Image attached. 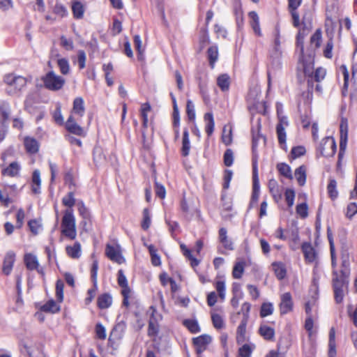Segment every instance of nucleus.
<instances>
[{"label":"nucleus","mask_w":357,"mask_h":357,"mask_svg":"<svg viewBox=\"0 0 357 357\" xmlns=\"http://www.w3.org/2000/svg\"><path fill=\"white\" fill-rule=\"evenodd\" d=\"M277 169L282 176L289 179L293 178L291 167L287 164L283 162L278 163L277 165Z\"/></svg>","instance_id":"35"},{"label":"nucleus","mask_w":357,"mask_h":357,"mask_svg":"<svg viewBox=\"0 0 357 357\" xmlns=\"http://www.w3.org/2000/svg\"><path fill=\"white\" fill-rule=\"evenodd\" d=\"M186 113L189 120L192 121L195 119V105L190 100H188L187 101Z\"/></svg>","instance_id":"54"},{"label":"nucleus","mask_w":357,"mask_h":357,"mask_svg":"<svg viewBox=\"0 0 357 357\" xmlns=\"http://www.w3.org/2000/svg\"><path fill=\"white\" fill-rule=\"evenodd\" d=\"M272 267L278 279L282 280L285 278L287 270L285 265L282 262H273Z\"/></svg>","instance_id":"25"},{"label":"nucleus","mask_w":357,"mask_h":357,"mask_svg":"<svg viewBox=\"0 0 357 357\" xmlns=\"http://www.w3.org/2000/svg\"><path fill=\"white\" fill-rule=\"evenodd\" d=\"M78 211L79 215L83 218L84 220L82 222L84 226L86 225V220L91 218V214L89 209L85 206L82 201L77 202Z\"/></svg>","instance_id":"33"},{"label":"nucleus","mask_w":357,"mask_h":357,"mask_svg":"<svg viewBox=\"0 0 357 357\" xmlns=\"http://www.w3.org/2000/svg\"><path fill=\"white\" fill-rule=\"evenodd\" d=\"M356 213H357V204L355 202L350 203L347 206V216L349 218H351Z\"/></svg>","instance_id":"64"},{"label":"nucleus","mask_w":357,"mask_h":357,"mask_svg":"<svg viewBox=\"0 0 357 357\" xmlns=\"http://www.w3.org/2000/svg\"><path fill=\"white\" fill-rule=\"evenodd\" d=\"M180 247L184 256L191 261V266L192 267L197 266L199 264V261L192 256L191 250L184 244H181Z\"/></svg>","instance_id":"40"},{"label":"nucleus","mask_w":357,"mask_h":357,"mask_svg":"<svg viewBox=\"0 0 357 357\" xmlns=\"http://www.w3.org/2000/svg\"><path fill=\"white\" fill-rule=\"evenodd\" d=\"M32 185L31 190L34 194H40V185H41V179H40V172L38 169H36L33 171L32 174Z\"/></svg>","instance_id":"22"},{"label":"nucleus","mask_w":357,"mask_h":357,"mask_svg":"<svg viewBox=\"0 0 357 357\" xmlns=\"http://www.w3.org/2000/svg\"><path fill=\"white\" fill-rule=\"evenodd\" d=\"M151 220L149 210L144 208L143 211V220L142 222V227L144 230H147L151 225Z\"/></svg>","instance_id":"50"},{"label":"nucleus","mask_w":357,"mask_h":357,"mask_svg":"<svg viewBox=\"0 0 357 357\" xmlns=\"http://www.w3.org/2000/svg\"><path fill=\"white\" fill-rule=\"evenodd\" d=\"M84 5L78 1H74L72 4V11L75 18L82 19L84 13Z\"/></svg>","instance_id":"30"},{"label":"nucleus","mask_w":357,"mask_h":357,"mask_svg":"<svg viewBox=\"0 0 357 357\" xmlns=\"http://www.w3.org/2000/svg\"><path fill=\"white\" fill-rule=\"evenodd\" d=\"M217 85L222 91H227L230 86V77L227 74L220 75L217 78Z\"/></svg>","instance_id":"23"},{"label":"nucleus","mask_w":357,"mask_h":357,"mask_svg":"<svg viewBox=\"0 0 357 357\" xmlns=\"http://www.w3.org/2000/svg\"><path fill=\"white\" fill-rule=\"evenodd\" d=\"M98 269V262L97 260H94L92 264L91 270V276L93 282V286H97V275Z\"/></svg>","instance_id":"61"},{"label":"nucleus","mask_w":357,"mask_h":357,"mask_svg":"<svg viewBox=\"0 0 357 357\" xmlns=\"http://www.w3.org/2000/svg\"><path fill=\"white\" fill-rule=\"evenodd\" d=\"M42 79L46 89L54 91L60 90L66 82L64 78L56 75L54 71L48 72Z\"/></svg>","instance_id":"3"},{"label":"nucleus","mask_w":357,"mask_h":357,"mask_svg":"<svg viewBox=\"0 0 357 357\" xmlns=\"http://www.w3.org/2000/svg\"><path fill=\"white\" fill-rule=\"evenodd\" d=\"M112 303V298L109 294H102L98 298V306L100 309L108 308Z\"/></svg>","instance_id":"28"},{"label":"nucleus","mask_w":357,"mask_h":357,"mask_svg":"<svg viewBox=\"0 0 357 357\" xmlns=\"http://www.w3.org/2000/svg\"><path fill=\"white\" fill-rule=\"evenodd\" d=\"M105 255L110 260L119 264L125 262V259L119 248L107 244L105 248Z\"/></svg>","instance_id":"8"},{"label":"nucleus","mask_w":357,"mask_h":357,"mask_svg":"<svg viewBox=\"0 0 357 357\" xmlns=\"http://www.w3.org/2000/svg\"><path fill=\"white\" fill-rule=\"evenodd\" d=\"M337 183L335 180H331L328 186L327 190L330 197L333 199L337 197L338 192L336 190Z\"/></svg>","instance_id":"49"},{"label":"nucleus","mask_w":357,"mask_h":357,"mask_svg":"<svg viewBox=\"0 0 357 357\" xmlns=\"http://www.w3.org/2000/svg\"><path fill=\"white\" fill-rule=\"evenodd\" d=\"M96 333L97 337L100 340L106 338L105 328L100 323L97 324L96 326Z\"/></svg>","instance_id":"63"},{"label":"nucleus","mask_w":357,"mask_h":357,"mask_svg":"<svg viewBox=\"0 0 357 357\" xmlns=\"http://www.w3.org/2000/svg\"><path fill=\"white\" fill-rule=\"evenodd\" d=\"M215 289L218 292L219 297L222 301L225 298V283L224 281H217L215 282Z\"/></svg>","instance_id":"55"},{"label":"nucleus","mask_w":357,"mask_h":357,"mask_svg":"<svg viewBox=\"0 0 357 357\" xmlns=\"http://www.w3.org/2000/svg\"><path fill=\"white\" fill-rule=\"evenodd\" d=\"M245 263L243 261L237 262L232 271V275L236 279H240L244 271Z\"/></svg>","instance_id":"41"},{"label":"nucleus","mask_w":357,"mask_h":357,"mask_svg":"<svg viewBox=\"0 0 357 357\" xmlns=\"http://www.w3.org/2000/svg\"><path fill=\"white\" fill-rule=\"evenodd\" d=\"M259 334L266 340H273L275 336V331L273 328L262 325L259 328Z\"/></svg>","instance_id":"29"},{"label":"nucleus","mask_w":357,"mask_h":357,"mask_svg":"<svg viewBox=\"0 0 357 357\" xmlns=\"http://www.w3.org/2000/svg\"><path fill=\"white\" fill-rule=\"evenodd\" d=\"M332 282L335 302L341 303L344 296V292L348 288L347 275L344 271H341L340 275L337 273V271H333Z\"/></svg>","instance_id":"1"},{"label":"nucleus","mask_w":357,"mask_h":357,"mask_svg":"<svg viewBox=\"0 0 357 357\" xmlns=\"http://www.w3.org/2000/svg\"><path fill=\"white\" fill-rule=\"evenodd\" d=\"M134 45L136 50L138 52V59L142 60L144 49L142 47V40L139 35L134 36Z\"/></svg>","instance_id":"45"},{"label":"nucleus","mask_w":357,"mask_h":357,"mask_svg":"<svg viewBox=\"0 0 357 357\" xmlns=\"http://www.w3.org/2000/svg\"><path fill=\"white\" fill-rule=\"evenodd\" d=\"M321 40V31L317 29L315 33L311 36L310 43L312 45H314L315 48H318L320 46Z\"/></svg>","instance_id":"53"},{"label":"nucleus","mask_w":357,"mask_h":357,"mask_svg":"<svg viewBox=\"0 0 357 357\" xmlns=\"http://www.w3.org/2000/svg\"><path fill=\"white\" fill-rule=\"evenodd\" d=\"M155 192L156 195L160 199H164L165 197L166 190L165 187L158 181L155 182Z\"/></svg>","instance_id":"60"},{"label":"nucleus","mask_w":357,"mask_h":357,"mask_svg":"<svg viewBox=\"0 0 357 357\" xmlns=\"http://www.w3.org/2000/svg\"><path fill=\"white\" fill-rule=\"evenodd\" d=\"M4 81L10 86H13L17 91L22 90L26 84V79L22 76L8 75L5 76Z\"/></svg>","instance_id":"10"},{"label":"nucleus","mask_w":357,"mask_h":357,"mask_svg":"<svg viewBox=\"0 0 357 357\" xmlns=\"http://www.w3.org/2000/svg\"><path fill=\"white\" fill-rule=\"evenodd\" d=\"M66 250L70 257L78 259L81 255V245L79 242H75L73 246H67Z\"/></svg>","instance_id":"27"},{"label":"nucleus","mask_w":357,"mask_h":357,"mask_svg":"<svg viewBox=\"0 0 357 357\" xmlns=\"http://www.w3.org/2000/svg\"><path fill=\"white\" fill-rule=\"evenodd\" d=\"M321 155L332 157L336 152V143L332 137H326L322 139L319 147Z\"/></svg>","instance_id":"5"},{"label":"nucleus","mask_w":357,"mask_h":357,"mask_svg":"<svg viewBox=\"0 0 357 357\" xmlns=\"http://www.w3.org/2000/svg\"><path fill=\"white\" fill-rule=\"evenodd\" d=\"M234 162V153L231 149H227L224 153V164L227 167L232 165Z\"/></svg>","instance_id":"56"},{"label":"nucleus","mask_w":357,"mask_h":357,"mask_svg":"<svg viewBox=\"0 0 357 357\" xmlns=\"http://www.w3.org/2000/svg\"><path fill=\"white\" fill-rule=\"evenodd\" d=\"M248 321L241 320L236 331V342L238 344L243 343L245 340L246 326Z\"/></svg>","instance_id":"21"},{"label":"nucleus","mask_w":357,"mask_h":357,"mask_svg":"<svg viewBox=\"0 0 357 357\" xmlns=\"http://www.w3.org/2000/svg\"><path fill=\"white\" fill-rule=\"evenodd\" d=\"M183 324L192 333H197L200 331V327L196 320L185 319Z\"/></svg>","instance_id":"39"},{"label":"nucleus","mask_w":357,"mask_h":357,"mask_svg":"<svg viewBox=\"0 0 357 357\" xmlns=\"http://www.w3.org/2000/svg\"><path fill=\"white\" fill-rule=\"evenodd\" d=\"M190 149V144L189 139V132L188 129H185L183 131V140H182V155L187 156L189 155Z\"/></svg>","instance_id":"32"},{"label":"nucleus","mask_w":357,"mask_h":357,"mask_svg":"<svg viewBox=\"0 0 357 357\" xmlns=\"http://www.w3.org/2000/svg\"><path fill=\"white\" fill-rule=\"evenodd\" d=\"M219 240L225 249L228 250H233L234 249V243L231 239L227 236V231L224 227L220 228L219 230Z\"/></svg>","instance_id":"16"},{"label":"nucleus","mask_w":357,"mask_h":357,"mask_svg":"<svg viewBox=\"0 0 357 357\" xmlns=\"http://www.w3.org/2000/svg\"><path fill=\"white\" fill-rule=\"evenodd\" d=\"M252 352V348L248 344H243L238 349V354L241 357H249Z\"/></svg>","instance_id":"58"},{"label":"nucleus","mask_w":357,"mask_h":357,"mask_svg":"<svg viewBox=\"0 0 357 357\" xmlns=\"http://www.w3.org/2000/svg\"><path fill=\"white\" fill-rule=\"evenodd\" d=\"M308 207L306 203H301L296 206V213L301 218H305L307 216Z\"/></svg>","instance_id":"57"},{"label":"nucleus","mask_w":357,"mask_h":357,"mask_svg":"<svg viewBox=\"0 0 357 357\" xmlns=\"http://www.w3.org/2000/svg\"><path fill=\"white\" fill-rule=\"evenodd\" d=\"M84 111L83 98L80 97L76 98L73 101V113L82 117L84 114Z\"/></svg>","instance_id":"24"},{"label":"nucleus","mask_w":357,"mask_h":357,"mask_svg":"<svg viewBox=\"0 0 357 357\" xmlns=\"http://www.w3.org/2000/svg\"><path fill=\"white\" fill-rule=\"evenodd\" d=\"M93 160L96 164H100L105 160L103 149L100 146H96L93 149Z\"/></svg>","instance_id":"38"},{"label":"nucleus","mask_w":357,"mask_h":357,"mask_svg":"<svg viewBox=\"0 0 357 357\" xmlns=\"http://www.w3.org/2000/svg\"><path fill=\"white\" fill-rule=\"evenodd\" d=\"M340 151L338 153V159L339 161L343 157L347 144L348 139V125L347 120H342L340 126Z\"/></svg>","instance_id":"6"},{"label":"nucleus","mask_w":357,"mask_h":357,"mask_svg":"<svg viewBox=\"0 0 357 357\" xmlns=\"http://www.w3.org/2000/svg\"><path fill=\"white\" fill-rule=\"evenodd\" d=\"M20 169V165L17 162H13L2 170V174L10 177H15L19 175Z\"/></svg>","instance_id":"19"},{"label":"nucleus","mask_w":357,"mask_h":357,"mask_svg":"<svg viewBox=\"0 0 357 357\" xmlns=\"http://www.w3.org/2000/svg\"><path fill=\"white\" fill-rule=\"evenodd\" d=\"M60 45L66 50H73L74 48L73 41L71 38H67L64 36H61L60 38Z\"/></svg>","instance_id":"46"},{"label":"nucleus","mask_w":357,"mask_h":357,"mask_svg":"<svg viewBox=\"0 0 357 357\" xmlns=\"http://www.w3.org/2000/svg\"><path fill=\"white\" fill-rule=\"evenodd\" d=\"M280 312L285 314L293 310L294 303L291 294L289 292L284 293L280 296Z\"/></svg>","instance_id":"9"},{"label":"nucleus","mask_w":357,"mask_h":357,"mask_svg":"<svg viewBox=\"0 0 357 357\" xmlns=\"http://www.w3.org/2000/svg\"><path fill=\"white\" fill-rule=\"evenodd\" d=\"M63 282L61 280H58L56 283V297L57 301L60 303L63 300Z\"/></svg>","instance_id":"44"},{"label":"nucleus","mask_w":357,"mask_h":357,"mask_svg":"<svg viewBox=\"0 0 357 357\" xmlns=\"http://www.w3.org/2000/svg\"><path fill=\"white\" fill-rule=\"evenodd\" d=\"M222 142L228 146L232 142V129L230 126H225L222 135Z\"/></svg>","instance_id":"37"},{"label":"nucleus","mask_w":357,"mask_h":357,"mask_svg":"<svg viewBox=\"0 0 357 357\" xmlns=\"http://www.w3.org/2000/svg\"><path fill=\"white\" fill-rule=\"evenodd\" d=\"M66 129L71 133L82 136L84 135V130L79 126L72 116H70L66 123Z\"/></svg>","instance_id":"15"},{"label":"nucleus","mask_w":357,"mask_h":357,"mask_svg":"<svg viewBox=\"0 0 357 357\" xmlns=\"http://www.w3.org/2000/svg\"><path fill=\"white\" fill-rule=\"evenodd\" d=\"M209 64L211 68H214L215 63L218 59V50L217 46H211L207 51Z\"/></svg>","instance_id":"34"},{"label":"nucleus","mask_w":357,"mask_h":357,"mask_svg":"<svg viewBox=\"0 0 357 357\" xmlns=\"http://www.w3.org/2000/svg\"><path fill=\"white\" fill-rule=\"evenodd\" d=\"M61 234L71 240L77 236L75 218L73 209H67L64 212L61 221Z\"/></svg>","instance_id":"2"},{"label":"nucleus","mask_w":357,"mask_h":357,"mask_svg":"<svg viewBox=\"0 0 357 357\" xmlns=\"http://www.w3.org/2000/svg\"><path fill=\"white\" fill-rule=\"evenodd\" d=\"M311 23L310 22H305V17L302 21V28L299 29L298 35L299 37H305L310 31Z\"/></svg>","instance_id":"48"},{"label":"nucleus","mask_w":357,"mask_h":357,"mask_svg":"<svg viewBox=\"0 0 357 357\" xmlns=\"http://www.w3.org/2000/svg\"><path fill=\"white\" fill-rule=\"evenodd\" d=\"M302 250L305 259L308 262H313L316 259L317 254L312 245L308 243H304L302 245Z\"/></svg>","instance_id":"20"},{"label":"nucleus","mask_w":357,"mask_h":357,"mask_svg":"<svg viewBox=\"0 0 357 357\" xmlns=\"http://www.w3.org/2000/svg\"><path fill=\"white\" fill-rule=\"evenodd\" d=\"M15 261V254L13 251H8L4 257L3 263V273L8 275L13 269L14 262Z\"/></svg>","instance_id":"13"},{"label":"nucleus","mask_w":357,"mask_h":357,"mask_svg":"<svg viewBox=\"0 0 357 357\" xmlns=\"http://www.w3.org/2000/svg\"><path fill=\"white\" fill-rule=\"evenodd\" d=\"M294 176L301 186L305 185L306 182V169L305 167L302 165L296 169Z\"/></svg>","instance_id":"31"},{"label":"nucleus","mask_w":357,"mask_h":357,"mask_svg":"<svg viewBox=\"0 0 357 357\" xmlns=\"http://www.w3.org/2000/svg\"><path fill=\"white\" fill-rule=\"evenodd\" d=\"M151 308L153 309V312L151 319L149 321L148 335L152 337L157 335L158 333L159 328L158 324V317L161 318V316L158 314L157 317H155V312H156V310L153 307Z\"/></svg>","instance_id":"14"},{"label":"nucleus","mask_w":357,"mask_h":357,"mask_svg":"<svg viewBox=\"0 0 357 357\" xmlns=\"http://www.w3.org/2000/svg\"><path fill=\"white\" fill-rule=\"evenodd\" d=\"M62 203L64 206L71 208L75 204L74 193L73 192H68L66 196L63 197Z\"/></svg>","instance_id":"51"},{"label":"nucleus","mask_w":357,"mask_h":357,"mask_svg":"<svg viewBox=\"0 0 357 357\" xmlns=\"http://www.w3.org/2000/svg\"><path fill=\"white\" fill-rule=\"evenodd\" d=\"M24 261L27 269L30 271L37 270L39 263L36 255L27 253L24 257Z\"/></svg>","instance_id":"18"},{"label":"nucleus","mask_w":357,"mask_h":357,"mask_svg":"<svg viewBox=\"0 0 357 357\" xmlns=\"http://www.w3.org/2000/svg\"><path fill=\"white\" fill-rule=\"evenodd\" d=\"M24 144L26 151L31 154L36 153L39 149V144L38 141L30 137H26L24 139Z\"/></svg>","instance_id":"17"},{"label":"nucleus","mask_w":357,"mask_h":357,"mask_svg":"<svg viewBox=\"0 0 357 357\" xmlns=\"http://www.w3.org/2000/svg\"><path fill=\"white\" fill-rule=\"evenodd\" d=\"M41 310L45 312L56 313L60 310V306L54 300H50L41 307Z\"/></svg>","instance_id":"36"},{"label":"nucleus","mask_w":357,"mask_h":357,"mask_svg":"<svg viewBox=\"0 0 357 357\" xmlns=\"http://www.w3.org/2000/svg\"><path fill=\"white\" fill-rule=\"evenodd\" d=\"M211 319L214 327L217 329H221L224 327V321L220 315L218 314H212Z\"/></svg>","instance_id":"52"},{"label":"nucleus","mask_w":357,"mask_h":357,"mask_svg":"<svg viewBox=\"0 0 357 357\" xmlns=\"http://www.w3.org/2000/svg\"><path fill=\"white\" fill-rule=\"evenodd\" d=\"M250 18L249 24L251 26L254 33L258 36L261 37L263 36L259 22V17L255 11H250L248 13Z\"/></svg>","instance_id":"12"},{"label":"nucleus","mask_w":357,"mask_h":357,"mask_svg":"<svg viewBox=\"0 0 357 357\" xmlns=\"http://www.w3.org/2000/svg\"><path fill=\"white\" fill-rule=\"evenodd\" d=\"M305 153V147H303L302 146H298L294 147L291 149V155L292 158L295 159V158H297L304 155Z\"/></svg>","instance_id":"62"},{"label":"nucleus","mask_w":357,"mask_h":357,"mask_svg":"<svg viewBox=\"0 0 357 357\" xmlns=\"http://www.w3.org/2000/svg\"><path fill=\"white\" fill-rule=\"evenodd\" d=\"M257 146V139L253 137L252 139V181L253 185H259L257 169V155L256 153V147Z\"/></svg>","instance_id":"11"},{"label":"nucleus","mask_w":357,"mask_h":357,"mask_svg":"<svg viewBox=\"0 0 357 357\" xmlns=\"http://www.w3.org/2000/svg\"><path fill=\"white\" fill-rule=\"evenodd\" d=\"M53 13L60 17H66L68 15V10L66 8L59 2H56L54 7L53 8Z\"/></svg>","instance_id":"43"},{"label":"nucleus","mask_w":357,"mask_h":357,"mask_svg":"<svg viewBox=\"0 0 357 357\" xmlns=\"http://www.w3.org/2000/svg\"><path fill=\"white\" fill-rule=\"evenodd\" d=\"M211 340V337L206 334L199 335L192 339L196 352L199 355L198 357H200L199 355L206 349Z\"/></svg>","instance_id":"7"},{"label":"nucleus","mask_w":357,"mask_h":357,"mask_svg":"<svg viewBox=\"0 0 357 357\" xmlns=\"http://www.w3.org/2000/svg\"><path fill=\"white\" fill-rule=\"evenodd\" d=\"M279 122L276 126V132L278 139V142L280 145V147L287 151V144H286V132L285 128L289 126V122L287 116H278Z\"/></svg>","instance_id":"4"},{"label":"nucleus","mask_w":357,"mask_h":357,"mask_svg":"<svg viewBox=\"0 0 357 357\" xmlns=\"http://www.w3.org/2000/svg\"><path fill=\"white\" fill-rule=\"evenodd\" d=\"M57 65L60 71L63 75H67L70 71V66L66 59H59L57 60Z\"/></svg>","instance_id":"47"},{"label":"nucleus","mask_w":357,"mask_h":357,"mask_svg":"<svg viewBox=\"0 0 357 357\" xmlns=\"http://www.w3.org/2000/svg\"><path fill=\"white\" fill-rule=\"evenodd\" d=\"M285 199L289 207H291L294 205L295 192L291 189H287L284 193Z\"/></svg>","instance_id":"59"},{"label":"nucleus","mask_w":357,"mask_h":357,"mask_svg":"<svg viewBox=\"0 0 357 357\" xmlns=\"http://www.w3.org/2000/svg\"><path fill=\"white\" fill-rule=\"evenodd\" d=\"M273 305L271 303H264L261 305L260 316L265 317L273 314Z\"/></svg>","instance_id":"42"},{"label":"nucleus","mask_w":357,"mask_h":357,"mask_svg":"<svg viewBox=\"0 0 357 357\" xmlns=\"http://www.w3.org/2000/svg\"><path fill=\"white\" fill-rule=\"evenodd\" d=\"M204 121L206 122L205 130L208 136H211L214 130L215 122L213 115L211 112L204 114Z\"/></svg>","instance_id":"26"}]
</instances>
